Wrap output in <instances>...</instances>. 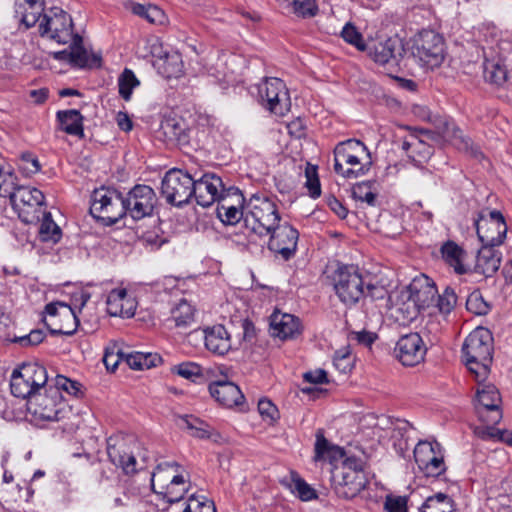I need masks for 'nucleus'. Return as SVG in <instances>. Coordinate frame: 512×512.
Instances as JSON below:
<instances>
[{"mask_svg": "<svg viewBox=\"0 0 512 512\" xmlns=\"http://www.w3.org/2000/svg\"><path fill=\"white\" fill-rule=\"evenodd\" d=\"M493 350L492 333L484 327L474 329L462 345L465 364L478 382L484 381L490 373Z\"/></svg>", "mask_w": 512, "mask_h": 512, "instance_id": "f257e3e1", "label": "nucleus"}, {"mask_svg": "<svg viewBox=\"0 0 512 512\" xmlns=\"http://www.w3.org/2000/svg\"><path fill=\"white\" fill-rule=\"evenodd\" d=\"M244 227L259 236H268L281 222L276 203L265 194H253L244 205Z\"/></svg>", "mask_w": 512, "mask_h": 512, "instance_id": "f03ea898", "label": "nucleus"}, {"mask_svg": "<svg viewBox=\"0 0 512 512\" xmlns=\"http://www.w3.org/2000/svg\"><path fill=\"white\" fill-rule=\"evenodd\" d=\"M331 474L332 489L339 498L352 499L366 486L363 463L357 457H347L340 465L334 464Z\"/></svg>", "mask_w": 512, "mask_h": 512, "instance_id": "7ed1b4c3", "label": "nucleus"}, {"mask_svg": "<svg viewBox=\"0 0 512 512\" xmlns=\"http://www.w3.org/2000/svg\"><path fill=\"white\" fill-rule=\"evenodd\" d=\"M90 214L105 226L116 224L127 215L124 196L113 188L95 189L91 196Z\"/></svg>", "mask_w": 512, "mask_h": 512, "instance_id": "20e7f679", "label": "nucleus"}, {"mask_svg": "<svg viewBox=\"0 0 512 512\" xmlns=\"http://www.w3.org/2000/svg\"><path fill=\"white\" fill-rule=\"evenodd\" d=\"M367 152L363 142L349 139L334 149V171L347 179L358 178L369 171V164H362L360 156Z\"/></svg>", "mask_w": 512, "mask_h": 512, "instance_id": "39448f33", "label": "nucleus"}, {"mask_svg": "<svg viewBox=\"0 0 512 512\" xmlns=\"http://www.w3.org/2000/svg\"><path fill=\"white\" fill-rule=\"evenodd\" d=\"M411 56L423 67L434 69L445 59L444 38L434 30H422L412 39Z\"/></svg>", "mask_w": 512, "mask_h": 512, "instance_id": "423d86ee", "label": "nucleus"}, {"mask_svg": "<svg viewBox=\"0 0 512 512\" xmlns=\"http://www.w3.org/2000/svg\"><path fill=\"white\" fill-rule=\"evenodd\" d=\"M48 381L46 368L38 363H24L11 376V393L18 398L33 397Z\"/></svg>", "mask_w": 512, "mask_h": 512, "instance_id": "0eeeda50", "label": "nucleus"}, {"mask_svg": "<svg viewBox=\"0 0 512 512\" xmlns=\"http://www.w3.org/2000/svg\"><path fill=\"white\" fill-rule=\"evenodd\" d=\"M9 199L22 222L32 224L40 220L41 207L45 204V197L39 189L30 186H17Z\"/></svg>", "mask_w": 512, "mask_h": 512, "instance_id": "6e6552de", "label": "nucleus"}, {"mask_svg": "<svg viewBox=\"0 0 512 512\" xmlns=\"http://www.w3.org/2000/svg\"><path fill=\"white\" fill-rule=\"evenodd\" d=\"M194 184L195 179L189 173L174 168L162 179L161 194L167 203L181 207L193 196Z\"/></svg>", "mask_w": 512, "mask_h": 512, "instance_id": "1a4fd4ad", "label": "nucleus"}, {"mask_svg": "<svg viewBox=\"0 0 512 512\" xmlns=\"http://www.w3.org/2000/svg\"><path fill=\"white\" fill-rule=\"evenodd\" d=\"M477 236L484 245L500 246L507 233V224L503 214L498 210L484 208L474 220Z\"/></svg>", "mask_w": 512, "mask_h": 512, "instance_id": "9d476101", "label": "nucleus"}, {"mask_svg": "<svg viewBox=\"0 0 512 512\" xmlns=\"http://www.w3.org/2000/svg\"><path fill=\"white\" fill-rule=\"evenodd\" d=\"M333 281L335 292L345 305H355L364 296V282L354 266L339 267Z\"/></svg>", "mask_w": 512, "mask_h": 512, "instance_id": "9b49d317", "label": "nucleus"}, {"mask_svg": "<svg viewBox=\"0 0 512 512\" xmlns=\"http://www.w3.org/2000/svg\"><path fill=\"white\" fill-rule=\"evenodd\" d=\"M136 445L132 437L120 434L112 435L107 439V455L110 463L120 467L126 475L134 474L144 466L137 467L136 456L131 450V445Z\"/></svg>", "mask_w": 512, "mask_h": 512, "instance_id": "f8f14e48", "label": "nucleus"}, {"mask_svg": "<svg viewBox=\"0 0 512 512\" xmlns=\"http://www.w3.org/2000/svg\"><path fill=\"white\" fill-rule=\"evenodd\" d=\"M71 15L59 7H52L49 14H44L39 25L40 35H49L58 43L66 44L76 34Z\"/></svg>", "mask_w": 512, "mask_h": 512, "instance_id": "ddd939ff", "label": "nucleus"}, {"mask_svg": "<svg viewBox=\"0 0 512 512\" xmlns=\"http://www.w3.org/2000/svg\"><path fill=\"white\" fill-rule=\"evenodd\" d=\"M62 395L58 389L50 387L45 394H35L27 400V409L40 420L54 421L59 419L63 409Z\"/></svg>", "mask_w": 512, "mask_h": 512, "instance_id": "4468645a", "label": "nucleus"}, {"mask_svg": "<svg viewBox=\"0 0 512 512\" xmlns=\"http://www.w3.org/2000/svg\"><path fill=\"white\" fill-rule=\"evenodd\" d=\"M263 105L276 115H284L290 109V98L284 82L279 78H266L259 86Z\"/></svg>", "mask_w": 512, "mask_h": 512, "instance_id": "2eb2a0df", "label": "nucleus"}, {"mask_svg": "<svg viewBox=\"0 0 512 512\" xmlns=\"http://www.w3.org/2000/svg\"><path fill=\"white\" fill-rule=\"evenodd\" d=\"M268 248L275 254L288 261L294 257L297 250L299 232L288 222L278 223L269 232Z\"/></svg>", "mask_w": 512, "mask_h": 512, "instance_id": "dca6fc26", "label": "nucleus"}, {"mask_svg": "<svg viewBox=\"0 0 512 512\" xmlns=\"http://www.w3.org/2000/svg\"><path fill=\"white\" fill-rule=\"evenodd\" d=\"M126 212L134 220H140L153 213L157 197L148 185L134 186L124 197Z\"/></svg>", "mask_w": 512, "mask_h": 512, "instance_id": "f3484780", "label": "nucleus"}, {"mask_svg": "<svg viewBox=\"0 0 512 512\" xmlns=\"http://www.w3.org/2000/svg\"><path fill=\"white\" fill-rule=\"evenodd\" d=\"M225 186L222 179L214 173H205L195 179L193 196L198 205L209 207L224 197Z\"/></svg>", "mask_w": 512, "mask_h": 512, "instance_id": "a211bd4d", "label": "nucleus"}, {"mask_svg": "<svg viewBox=\"0 0 512 512\" xmlns=\"http://www.w3.org/2000/svg\"><path fill=\"white\" fill-rule=\"evenodd\" d=\"M394 353L403 365L415 366L424 359L426 347L418 333H409L400 337Z\"/></svg>", "mask_w": 512, "mask_h": 512, "instance_id": "6ab92c4d", "label": "nucleus"}, {"mask_svg": "<svg viewBox=\"0 0 512 512\" xmlns=\"http://www.w3.org/2000/svg\"><path fill=\"white\" fill-rule=\"evenodd\" d=\"M409 300L418 311L425 310L434 305L438 294L435 283L426 275L415 277L408 286Z\"/></svg>", "mask_w": 512, "mask_h": 512, "instance_id": "aec40b11", "label": "nucleus"}, {"mask_svg": "<svg viewBox=\"0 0 512 512\" xmlns=\"http://www.w3.org/2000/svg\"><path fill=\"white\" fill-rule=\"evenodd\" d=\"M442 139L451 142L458 150L470 153L474 157L482 155L478 147H474L470 138L463 135L455 123L446 118H440L436 125Z\"/></svg>", "mask_w": 512, "mask_h": 512, "instance_id": "412c9836", "label": "nucleus"}, {"mask_svg": "<svg viewBox=\"0 0 512 512\" xmlns=\"http://www.w3.org/2000/svg\"><path fill=\"white\" fill-rule=\"evenodd\" d=\"M367 50L370 57L382 65L390 61L399 64L406 52L402 39L398 37H390L385 41L374 43L373 46H367Z\"/></svg>", "mask_w": 512, "mask_h": 512, "instance_id": "4be33fe9", "label": "nucleus"}, {"mask_svg": "<svg viewBox=\"0 0 512 512\" xmlns=\"http://www.w3.org/2000/svg\"><path fill=\"white\" fill-rule=\"evenodd\" d=\"M270 332L281 340L293 339L301 334L302 328L297 317L276 310L270 316Z\"/></svg>", "mask_w": 512, "mask_h": 512, "instance_id": "5701e85b", "label": "nucleus"}, {"mask_svg": "<svg viewBox=\"0 0 512 512\" xmlns=\"http://www.w3.org/2000/svg\"><path fill=\"white\" fill-rule=\"evenodd\" d=\"M210 395L222 406L232 408L244 401L240 388L231 381H215L209 385Z\"/></svg>", "mask_w": 512, "mask_h": 512, "instance_id": "b1692460", "label": "nucleus"}, {"mask_svg": "<svg viewBox=\"0 0 512 512\" xmlns=\"http://www.w3.org/2000/svg\"><path fill=\"white\" fill-rule=\"evenodd\" d=\"M160 131L169 143L185 147L190 142L191 130L185 120L181 118L165 119L161 123Z\"/></svg>", "mask_w": 512, "mask_h": 512, "instance_id": "393cba45", "label": "nucleus"}, {"mask_svg": "<svg viewBox=\"0 0 512 512\" xmlns=\"http://www.w3.org/2000/svg\"><path fill=\"white\" fill-rule=\"evenodd\" d=\"M498 245H484L478 251L475 271L485 277L494 275L501 264V253L496 249Z\"/></svg>", "mask_w": 512, "mask_h": 512, "instance_id": "a878e982", "label": "nucleus"}, {"mask_svg": "<svg viewBox=\"0 0 512 512\" xmlns=\"http://www.w3.org/2000/svg\"><path fill=\"white\" fill-rule=\"evenodd\" d=\"M203 332L205 346L209 351L215 354L224 355L230 350V336L223 325L218 324L206 327Z\"/></svg>", "mask_w": 512, "mask_h": 512, "instance_id": "bb28decb", "label": "nucleus"}, {"mask_svg": "<svg viewBox=\"0 0 512 512\" xmlns=\"http://www.w3.org/2000/svg\"><path fill=\"white\" fill-rule=\"evenodd\" d=\"M69 46L72 49L71 66L77 68H98L101 66L102 58L100 55H88L87 50L83 46V38L79 34H75L71 39Z\"/></svg>", "mask_w": 512, "mask_h": 512, "instance_id": "cd10ccee", "label": "nucleus"}, {"mask_svg": "<svg viewBox=\"0 0 512 512\" xmlns=\"http://www.w3.org/2000/svg\"><path fill=\"white\" fill-rule=\"evenodd\" d=\"M44 11L43 0H16L15 13L26 28L33 27Z\"/></svg>", "mask_w": 512, "mask_h": 512, "instance_id": "c85d7f7f", "label": "nucleus"}, {"mask_svg": "<svg viewBox=\"0 0 512 512\" xmlns=\"http://www.w3.org/2000/svg\"><path fill=\"white\" fill-rule=\"evenodd\" d=\"M443 260L451 266L455 273L462 275L467 273L468 269L463 264L466 252L456 242L448 240L440 248Z\"/></svg>", "mask_w": 512, "mask_h": 512, "instance_id": "c756f323", "label": "nucleus"}, {"mask_svg": "<svg viewBox=\"0 0 512 512\" xmlns=\"http://www.w3.org/2000/svg\"><path fill=\"white\" fill-rule=\"evenodd\" d=\"M56 118L61 125V129L73 136L84 137L83 119L79 110H61L56 113Z\"/></svg>", "mask_w": 512, "mask_h": 512, "instance_id": "7c9ffc66", "label": "nucleus"}, {"mask_svg": "<svg viewBox=\"0 0 512 512\" xmlns=\"http://www.w3.org/2000/svg\"><path fill=\"white\" fill-rule=\"evenodd\" d=\"M171 317L178 328H187L195 321V309L186 299H181L171 310Z\"/></svg>", "mask_w": 512, "mask_h": 512, "instance_id": "2f4dec72", "label": "nucleus"}, {"mask_svg": "<svg viewBox=\"0 0 512 512\" xmlns=\"http://www.w3.org/2000/svg\"><path fill=\"white\" fill-rule=\"evenodd\" d=\"M162 361L158 354L135 352L126 355V364L134 370L149 369Z\"/></svg>", "mask_w": 512, "mask_h": 512, "instance_id": "473e14b6", "label": "nucleus"}, {"mask_svg": "<svg viewBox=\"0 0 512 512\" xmlns=\"http://www.w3.org/2000/svg\"><path fill=\"white\" fill-rule=\"evenodd\" d=\"M127 298L125 289H113L107 297V312L111 316L130 317L133 313L124 310L123 302Z\"/></svg>", "mask_w": 512, "mask_h": 512, "instance_id": "72a5a7b5", "label": "nucleus"}, {"mask_svg": "<svg viewBox=\"0 0 512 512\" xmlns=\"http://www.w3.org/2000/svg\"><path fill=\"white\" fill-rule=\"evenodd\" d=\"M40 239L44 242L57 243L61 239V229L52 219L50 212L42 213V222L39 228Z\"/></svg>", "mask_w": 512, "mask_h": 512, "instance_id": "f704fd0d", "label": "nucleus"}, {"mask_svg": "<svg viewBox=\"0 0 512 512\" xmlns=\"http://www.w3.org/2000/svg\"><path fill=\"white\" fill-rule=\"evenodd\" d=\"M478 410L495 409L499 406L501 397L494 385H484L477 390Z\"/></svg>", "mask_w": 512, "mask_h": 512, "instance_id": "c9c22d12", "label": "nucleus"}, {"mask_svg": "<svg viewBox=\"0 0 512 512\" xmlns=\"http://www.w3.org/2000/svg\"><path fill=\"white\" fill-rule=\"evenodd\" d=\"M420 512H453L452 500L444 493H437L426 499Z\"/></svg>", "mask_w": 512, "mask_h": 512, "instance_id": "e433bc0d", "label": "nucleus"}, {"mask_svg": "<svg viewBox=\"0 0 512 512\" xmlns=\"http://www.w3.org/2000/svg\"><path fill=\"white\" fill-rule=\"evenodd\" d=\"M186 481L182 475H175L166 486L165 492H162L169 503L179 502L188 492Z\"/></svg>", "mask_w": 512, "mask_h": 512, "instance_id": "4c0bfd02", "label": "nucleus"}, {"mask_svg": "<svg viewBox=\"0 0 512 512\" xmlns=\"http://www.w3.org/2000/svg\"><path fill=\"white\" fill-rule=\"evenodd\" d=\"M484 77L487 82L500 86L507 81V70L499 62L486 60L484 62Z\"/></svg>", "mask_w": 512, "mask_h": 512, "instance_id": "58836bf2", "label": "nucleus"}, {"mask_svg": "<svg viewBox=\"0 0 512 512\" xmlns=\"http://www.w3.org/2000/svg\"><path fill=\"white\" fill-rule=\"evenodd\" d=\"M441 446L438 442L419 441L414 448L413 454L418 467L427 464L428 459L440 452Z\"/></svg>", "mask_w": 512, "mask_h": 512, "instance_id": "ea45409f", "label": "nucleus"}, {"mask_svg": "<svg viewBox=\"0 0 512 512\" xmlns=\"http://www.w3.org/2000/svg\"><path fill=\"white\" fill-rule=\"evenodd\" d=\"M289 488L292 492L297 493L302 501H310L317 498L316 491L295 471L291 472Z\"/></svg>", "mask_w": 512, "mask_h": 512, "instance_id": "a19ab883", "label": "nucleus"}, {"mask_svg": "<svg viewBox=\"0 0 512 512\" xmlns=\"http://www.w3.org/2000/svg\"><path fill=\"white\" fill-rule=\"evenodd\" d=\"M140 84L134 72L125 68L118 78L119 95L129 101L132 96L133 89Z\"/></svg>", "mask_w": 512, "mask_h": 512, "instance_id": "79ce46f5", "label": "nucleus"}, {"mask_svg": "<svg viewBox=\"0 0 512 512\" xmlns=\"http://www.w3.org/2000/svg\"><path fill=\"white\" fill-rule=\"evenodd\" d=\"M45 313L51 318L60 317L65 321L77 322L75 311L67 304L62 302L49 303L45 306Z\"/></svg>", "mask_w": 512, "mask_h": 512, "instance_id": "37998d69", "label": "nucleus"}, {"mask_svg": "<svg viewBox=\"0 0 512 512\" xmlns=\"http://www.w3.org/2000/svg\"><path fill=\"white\" fill-rule=\"evenodd\" d=\"M373 182L357 183L352 188V197L355 200L366 202L370 206L376 205L377 195L372 191Z\"/></svg>", "mask_w": 512, "mask_h": 512, "instance_id": "c03bdc74", "label": "nucleus"}, {"mask_svg": "<svg viewBox=\"0 0 512 512\" xmlns=\"http://www.w3.org/2000/svg\"><path fill=\"white\" fill-rule=\"evenodd\" d=\"M244 206L238 209L234 206L226 207L225 205L218 206L217 215L220 220L227 225H235L242 222L244 224Z\"/></svg>", "mask_w": 512, "mask_h": 512, "instance_id": "a18cd8bd", "label": "nucleus"}, {"mask_svg": "<svg viewBox=\"0 0 512 512\" xmlns=\"http://www.w3.org/2000/svg\"><path fill=\"white\" fill-rule=\"evenodd\" d=\"M435 301L436 306L441 313L449 314L457 303L455 290L452 287L447 286L442 294H437Z\"/></svg>", "mask_w": 512, "mask_h": 512, "instance_id": "49530a36", "label": "nucleus"}, {"mask_svg": "<svg viewBox=\"0 0 512 512\" xmlns=\"http://www.w3.org/2000/svg\"><path fill=\"white\" fill-rule=\"evenodd\" d=\"M419 469L427 477H439L446 471V465L444 462L441 451L434 455L431 459H428L427 464H423Z\"/></svg>", "mask_w": 512, "mask_h": 512, "instance_id": "de8ad7c7", "label": "nucleus"}, {"mask_svg": "<svg viewBox=\"0 0 512 512\" xmlns=\"http://www.w3.org/2000/svg\"><path fill=\"white\" fill-rule=\"evenodd\" d=\"M183 512H216L214 502L205 496H196L192 494L188 498V503Z\"/></svg>", "mask_w": 512, "mask_h": 512, "instance_id": "09e8293b", "label": "nucleus"}, {"mask_svg": "<svg viewBox=\"0 0 512 512\" xmlns=\"http://www.w3.org/2000/svg\"><path fill=\"white\" fill-rule=\"evenodd\" d=\"M341 37L349 44L355 46L359 51H366L367 45L364 42L362 34L356 29V27L347 23L342 31Z\"/></svg>", "mask_w": 512, "mask_h": 512, "instance_id": "8fccbe9b", "label": "nucleus"}, {"mask_svg": "<svg viewBox=\"0 0 512 512\" xmlns=\"http://www.w3.org/2000/svg\"><path fill=\"white\" fill-rule=\"evenodd\" d=\"M363 297L376 302L379 307H388L389 292L382 285L368 284Z\"/></svg>", "mask_w": 512, "mask_h": 512, "instance_id": "3c124183", "label": "nucleus"}, {"mask_svg": "<svg viewBox=\"0 0 512 512\" xmlns=\"http://www.w3.org/2000/svg\"><path fill=\"white\" fill-rule=\"evenodd\" d=\"M18 169L24 176H31L40 171L41 165L37 157L32 153L24 152L21 154L18 161Z\"/></svg>", "mask_w": 512, "mask_h": 512, "instance_id": "603ef678", "label": "nucleus"}, {"mask_svg": "<svg viewBox=\"0 0 512 512\" xmlns=\"http://www.w3.org/2000/svg\"><path fill=\"white\" fill-rule=\"evenodd\" d=\"M294 13L302 18H312L318 14L319 8L315 0H294Z\"/></svg>", "mask_w": 512, "mask_h": 512, "instance_id": "864d4df0", "label": "nucleus"}, {"mask_svg": "<svg viewBox=\"0 0 512 512\" xmlns=\"http://www.w3.org/2000/svg\"><path fill=\"white\" fill-rule=\"evenodd\" d=\"M466 307L468 311L476 315H485L490 310V306L479 291H474L467 297Z\"/></svg>", "mask_w": 512, "mask_h": 512, "instance_id": "5fc2aeb1", "label": "nucleus"}, {"mask_svg": "<svg viewBox=\"0 0 512 512\" xmlns=\"http://www.w3.org/2000/svg\"><path fill=\"white\" fill-rule=\"evenodd\" d=\"M92 465L95 468V471L98 472L99 474L97 481L100 484L112 482L117 478L116 473L118 467L113 466L111 463L108 464L101 460H98L96 462H93Z\"/></svg>", "mask_w": 512, "mask_h": 512, "instance_id": "6e6d98bb", "label": "nucleus"}, {"mask_svg": "<svg viewBox=\"0 0 512 512\" xmlns=\"http://www.w3.org/2000/svg\"><path fill=\"white\" fill-rule=\"evenodd\" d=\"M126 355L115 345L107 347L103 356V363L108 371L114 372L121 360L125 361Z\"/></svg>", "mask_w": 512, "mask_h": 512, "instance_id": "4d7b16f0", "label": "nucleus"}, {"mask_svg": "<svg viewBox=\"0 0 512 512\" xmlns=\"http://www.w3.org/2000/svg\"><path fill=\"white\" fill-rule=\"evenodd\" d=\"M53 389H58L67 392L70 395L78 396L81 394V384L77 381L71 380L63 375H58L55 379V386Z\"/></svg>", "mask_w": 512, "mask_h": 512, "instance_id": "13d9d810", "label": "nucleus"}, {"mask_svg": "<svg viewBox=\"0 0 512 512\" xmlns=\"http://www.w3.org/2000/svg\"><path fill=\"white\" fill-rule=\"evenodd\" d=\"M172 371L179 376L194 381L195 377H201V368L196 363H181L172 368Z\"/></svg>", "mask_w": 512, "mask_h": 512, "instance_id": "bf43d9fd", "label": "nucleus"}, {"mask_svg": "<svg viewBox=\"0 0 512 512\" xmlns=\"http://www.w3.org/2000/svg\"><path fill=\"white\" fill-rule=\"evenodd\" d=\"M163 68L167 78L178 77L182 72V60L180 55L174 54L167 56L164 60Z\"/></svg>", "mask_w": 512, "mask_h": 512, "instance_id": "052dcab7", "label": "nucleus"}, {"mask_svg": "<svg viewBox=\"0 0 512 512\" xmlns=\"http://www.w3.org/2000/svg\"><path fill=\"white\" fill-rule=\"evenodd\" d=\"M305 175L307 178L306 187L309 190L310 196L312 198H318L321 195V186L316 168L308 166L306 168Z\"/></svg>", "mask_w": 512, "mask_h": 512, "instance_id": "680f3d73", "label": "nucleus"}, {"mask_svg": "<svg viewBox=\"0 0 512 512\" xmlns=\"http://www.w3.org/2000/svg\"><path fill=\"white\" fill-rule=\"evenodd\" d=\"M407 497L405 496H386L384 509L386 512H408Z\"/></svg>", "mask_w": 512, "mask_h": 512, "instance_id": "e2e57ef3", "label": "nucleus"}, {"mask_svg": "<svg viewBox=\"0 0 512 512\" xmlns=\"http://www.w3.org/2000/svg\"><path fill=\"white\" fill-rule=\"evenodd\" d=\"M46 327L49 329L50 333L53 335L63 334V335H72L78 326L79 320L74 323L73 321H68L69 324H60L58 325L55 320H51L50 322L44 320Z\"/></svg>", "mask_w": 512, "mask_h": 512, "instance_id": "0e129e2a", "label": "nucleus"}, {"mask_svg": "<svg viewBox=\"0 0 512 512\" xmlns=\"http://www.w3.org/2000/svg\"><path fill=\"white\" fill-rule=\"evenodd\" d=\"M44 338V332L40 329H36L32 330L28 335L16 337L13 341L19 343L23 347H28L40 344Z\"/></svg>", "mask_w": 512, "mask_h": 512, "instance_id": "69168bd1", "label": "nucleus"}, {"mask_svg": "<svg viewBox=\"0 0 512 512\" xmlns=\"http://www.w3.org/2000/svg\"><path fill=\"white\" fill-rule=\"evenodd\" d=\"M331 445L325 438L323 431L318 430L316 432V443H315V461L325 459V453L331 449Z\"/></svg>", "mask_w": 512, "mask_h": 512, "instance_id": "338daca9", "label": "nucleus"}, {"mask_svg": "<svg viewBox=\"0 0 512 512\" xmlns=\"http://www.w3.org/2000/svg\"><path fill=\"white\" fill-rule=\"evenodd\" d=\"M258 411L261 416L269 419L274 422L278 419V409L277 407L268 399H261L258 402Z\"/></svg>", "mask_w": 512, "mask_h": 512, "instance_id": "774afa93", "label": "nucleus"}]
</instances>
